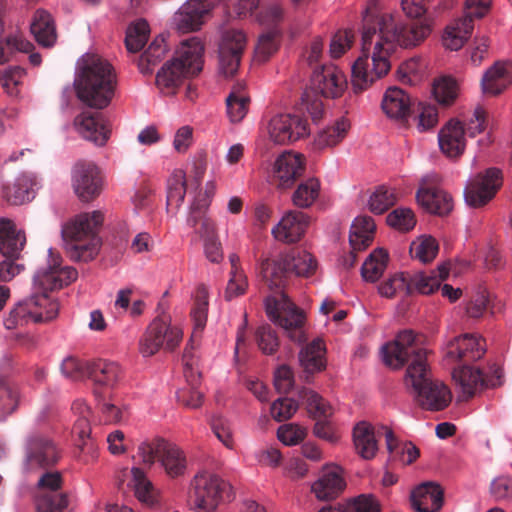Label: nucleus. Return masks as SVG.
Segmentation results:
<instances>
[{
  "instance_id": "nucleus-22",
  "label": "nucleus",
  "mask_w": 512,
  "mask_h": 512,
  "mask_svg": "<svg viewBox=\"0 0 512 512\" xmlns=\"http://www.w3.org/2000/svg\"><path fill=\"white\" fill-rule=\"evenodd\" d=\"M482 342L484 340L474 334L455 337L446 346L445 358L451 363L462 362L464 365L476 361L482 358L486 352Z\"/></svg>"
},
{
  "instance_id": "nucleus-43",
  "label": "nucleus",
  "mask_w": 512,
  "mask_h": 512,
  "mask_svg": "<svg viewBox=\"0 0 512 512\" xmlns=\"http://www.w3.org/2000/svg\"><path fill=\"white\" fill-rule=\"evenodd\" d=\"M389 256L382 248L375 249L361 267V275L365 281L376 282L387 268Z\"/></svg>"
},
{
  "instance_id": "nucleus-29",
  "label": "nucleus",
  "mask_w": 512,
  "mask_h": 512,
  "mask_svg": "<svg viewBox=\"0 0 512 512\" xmlns=\"http://www.w3.org/2000/svg\"><path fill=\"white\" fill-rule=\"evenodd\" d=\"M184 375L189 384V388L180 389L177 394V401L187 408H199L203 401V393L196 389V384L200 374L194 370L192 352L185 347L183 352Z\"/></svg>"
},
{
  "instance_id": "nucleus-35",
  "label": "nucleus",
  "mask_w": 512,
  "mask_h": 512,
  "mask_svg": "<svg viewBox=\"0 0 512 512\" xmlns=\"http://www.w3.org/2000/svg\"><path fill=\"white\" fill-rule=\"evenodd\" d=\"M382 109L388 117L404 122L411 113V98L404 90L390 87L384 94Z\"/></svg>"
},
{
  "instance_id": "nucleus-60",
  "label": "nucleus",
  "mask_w": 512,
  "mask_h": 512,
  "mask_svg": "<svg viewBox=\"0 0 512 512\" xmlns=\"http://www.w3.org/2000/svg\"><path fill=\"white\" fill-rule=\"evenodd\" d=\"M438 243L433 237H424L411 245V254L423 263L432 261L438 253Z\"/></svg>"
},
{
  "instance_id": "nucleus-49",
  "label": "nucleus",
  "mask_w": 512,
  "mask_h": 512,
  "mask_svg": "<svg viewBox=\"0 0 512 512\" xmlns=\"http://www.w3.org/2000/svg\"><path fill=\"white\" fill-rule=\"evenodd\" d=\"M319 512H380V505L370 495H360L345 505L323 507Z\"/></svg>"
},
{
  "instance_id": "nucleus-2",
  "label": "nucleus",
  "mask_w": 512,
  "mask_h": 512,
  "mask_svg": "<svg viewBox=\"0 0 512 512\" xmlns=\"http://www.w3.org/2000/svg\"><path fill=\"white\" fill-rule=\"evenodd\" d=\"M317 262L311 253L295 248L276 259H264L260 264L262 280L274 295L265 299V309L270 320L282 327L288 337L297 343L305 341L303 331L305 316L283 292L289 277H309L316 271Z\"/></svg>"
},
{
  "instance_id": "nucleus-7",
  "label": "nucleus",
  "mask_w": 512,
  "mask_h": 512,
  "mask_svg": "<svg viewBox=\"0 0 512 512\" xmlns=\"http://www.w3.org/2000/svg\"><path fill=\"white\" fill-rule=\"evenodd\" d=\"M101 211L82 213L62 228V237L70 241V257L74 261H90L98 254L100 238L98 231L103 224Z\"/></svg>"
},
{
  "instance_id": "nucleus-14",
  "label": "nucleus",
  "mask_w": 512,
  "mask_h": 512,
  "mask_svg": "<svg viewBox=\"0 0 512 512\" xmlns=\"http://www.w3.org/2000/svg\"><path fill=\"white\" fill-rule=\"evenodd\" d=\"M503 182L502 171L492 167L477 174L465 187L466 203L474 208L482 207L491 201Z\"/></svg>"
},
{
  "instance_id": "nucleus-53",
  "label": "nucleus",
  "mask_w": 512,
  "mask_h": 512,
  "mask_svg": "<svg viewBox=\"0 0 512 512\" xmlns=\"http://www.w3.org/2000/svg\"><path fill=\"white\" fill-rule=\"evenodd\" d=\"M149 25L145 20H139L130 25L126 32L125 44L128 51L139 52L148 41Z\"/></svg>"
},
{
  "instance_id": "nucleus-21",
  "label": "nucleus",
  "mask_w": 512,
  "mask_h": 512,
  "mask_svg": "<svg viewBox=\"0 0 512 512\" xmlns=\"http://www.w3.org/2000/svg\"><path fill=\"white\" fill-rule=\"evenodd\" d=\"M218 0H188L174 15V24L182 33L200 29Z\"/></svg>"
},
{
  "instance_id": "nucleus-64",
  "label": "nucleus",
  "mask_w": 512,
  "mask_h": 512,
  "mask_svg": "<svg viewBox=\"0 0 512 512\" xmlns=\"http://www.w3.org/2000/svg\"><path fill=\"white\" fill-rule=\"evenodd\" d=\"M256 339L259 349L268 355L275 353L279 347L276 332L270 325H263L256 331Z\"/></svg>"
},
{
  "instance_id": "nucleus-61",
  "label": "nucleus",
  "mask_w": 512,
  "mask_h": 512,
  "mask_svg": "<svg viewBox=\"0 0 512 512\" xmlns=\"http://www.w3.org/2000/svg\"><path fill=\"white\" fill-rule=\"evenodd\" d=\"M389 226L400 231H409L416 224L414 213L409 208H397L387 216Z\"/></svg>"
},
{
  "instance_id": "nucleus-4",
  "label": "nucleus",
  "mask_w": 512,
  "mask_h": 512,
  "mask_svg": "<svg viewBox=\"0 0 512 512\" xmlns=\"http://www.w3.org/2000/svg\"><path fill=\"white\" fill-rule=\"evenodd\" d=\"M50 262L39 269L34 278L32 292L20 300L5 319L7 329L24 326L29 323H44L54 320L59 312V303L51 297L50 291L67 286L78 277L73 267H61L59 255L49 250Z\"/></svg>"
},
{
  "instance_id": "nucleus-32",
  "label": "nucleus",
  "mask_w": 512,
  "mask_h": 512,
  "mask_svg": "<svg viewBox=\"0 0 512 512\" xmlns=\"http://www.w3.org/2000/svg\"><path fill=\"white\" fill-rule=\"evenodd\" d=\"M26 243L25 233L17 230L14 223L0 219V252L7 259H18Z\"/></svg>"
},
{
  "instance_id": "nucleus-37",
  "label": "nucleus",
  "mask_w": 512,
  "mask_h": 512,
  "mask_svg": "<svg viewBox=\"0 0 512 512\" xmlns=\"http://www.w3.org/2000/svg\"><path fill=\"white\" fill-rule=\"evenodd\" d=\"M36 178L23 174L12 185L3 188V197L11 205H22L35 197Z\"/></svg>"
},
{
  "instance_id": "nucleus-46",
  "label": "nucleus",
  "mask_w": 512,
  "mask_h": 512,
  "mask_svg": "<svg viewBox=\"0 0 512 512\" xmlns=\"http://www.w3.org/2000/svg\"><path fill=\"white\" fill-rule=\"evenodd\" d=\"M350 127L349 121L341 118L334 125L329 126L318 133L315 139V145L319 149L334 147L345 137Z\"/></svg>"
},
{
  "instance_id": "nucleus-27",
  "label": "nucleus",
  "mask_w": 512,
  "mask_h": 512,
  "mask_svg": "<svg viewBox=\"0 0 512 512\" xmlns=\"http://www.w3.org/2000/svg\"><path fill=\"white\" fill-rule=\"evenodd\" d=\"M345 487L342 469L338 466H327L323 468L319 479L313 483L312 491L319 500L328 501L337 498Z\"/></svg>"
},
{
  "instance_id": "nucleus-30",
  "label": "nucleus",
  "mask_w": 512,
  "mask_h": 512,
  "mask_svg": "<svg viewBox=\"0 0 512 512\" xmlns=\"http://www.w3.org/2000/svg\"><path fill=\"white\" fill-rule=\"evenodd\" d=\"M512 84V63L497 61L482 77L481 85L485 94L496 96Z\"/></svg>"
},
{
  "instance_id": "nucleus-13",
  "label": "nucleus",
  "mask_w": 512,
  "mask_h": 512,
  "mask_svg": "<svg viewBox=\"0 0 512 512\" xmlns=\"http://www.w3.org/2000/svg\"><path fill=\"white\" fill-rule=\"evenodd\" d=\"M454 379L460 384L462 392L467 398H471L476 392L484 388H495L503 383V371L500 366L492 365L487 372L463 365L454 370Z\"/></svg>"
},
{
  "instance_id": "nucleus-16",
  "label": "nucleus",
  "mask_w": 512,
  "mask_h": 512,
  "mask_svg": "<svg viewBox=\"0 0 512 512\" xmlns=\"http://www.w3.org/2000/svg\"><path fill=\"white\" fill-rule=\"evenodd\" d=\"M299 397L306 402L308 412L318 419L314 425V434L328 442H336L338 436L326 420L332 415V407L319 394L308 388L301 389Z\"/></svg>"
},
{
  "instance_id": "nucleus-25",
  "label": "nucleus",
  "mask_w": 512,
  "mask_h": 512,
  "mask_svg": "<svg viewBox=\"0 0 512 512\" xmlns=\"http://www.w3.org/2000/svg\"><path fill=\"white\" fill-rule=\"evenodd\" d=\"M438 143L446 157H461L466 148L465 127L462 122L455 118L447 121L438 133Z\"/></svg>"
},
{
  "instance_id": "nucleus-20",
  "label": "nucleus",
  "mask_w": 512,
  "mask_h": 512,
  "mask_svg": "<svg viewBox=\"0 0 512 512\" xmlns=\"http://www.w3.org/2000/svg\"><path fill=\"white\" fill-rule=\"evenodd\" d=\"M347 87L344 73L335 65H322L314 68L311 76V89L325 98L340 97Z\"/></svg>"
},
{
  "instance_id": "nucleus-9",
  "label": "nucleus",
  "mask_w": 512,
  "mask_h": 512,
  "mask_svg": "<svg viewBox=\"0 0 512 512\" xmlns=\"http://www.w3.org/2000/svg\"><path fill=\"white\" fill-rule=\"evenodd\" d=\"M231 499V485L215 474L198 473L191 481L188 502L197 512H214L222 501Z\"/></svg>"
},
{
  "instance_id": "nucleus-62",
  "label": "nucleus",
  "mask_w": 512,
  "mask_h": 512,
  "mask_svg": "<svg viewBox=\"0 0 512 512\" xmlns=\"http://www.w3.org/2000/svg\"><path fill=\"white\" fill-rule=\"evenodd\" d=\"M167 51L165 41L162 37H157L141 55L139 66L144 71V65L154 66L158 64Z\"/></svg>"
},
{
  "instance_id": "nucleus-40",
  "label": "nucleus",
  "mask_w": 512,
  "mask_h": 512,
  "mask_svg": "<svg viewBox=\"0 0 512 512\" xmlns=\"http://www.w3.org/2000/svg\"><path fill=\"white\" fill-rule=\"evenodd\" d=\"M376 225L370 216L356 217L351 225L349 242L353 250L366 249L373 240Z\"/></svg>"
},
{
  "instance_id": "nucleus-12",
  "label": "nucleus",
  "mask_w": 512,
  "mask_h": 512,
  "mask_svg": "<svg viewBox=\"0 0 512 512\" xmlns=\"http://www.w3.org/2000/svg\"><path fill=\"white\" fill-rule=\"evenodd\" d=\"M24 453L28 470L54 467L62 456L61 448L52 438L38 433L27 437Z\"/></svg>"
},
{
  "instance_id": "nucleus-39",
  "label": "nucleus",
  "mask_w": 512,
  "mask_h": 512,
  "mask_svg": "<svg viewBox=\"0 0 512 512\" xmlns=\"http://www.w3.org/2000/svg\"><path fill=\"white\" fill-rule=\"evenodd\" d=\"M449 275V269L446 265H440L437 270L430 273L419 272L409 276L408 285L411 286V294L418 291L421 294H431L438 290L441 282L446 280Z\"/></svg>"
},
{
  "instance_id": "nucleus-57",
  "label": "nucleus",
  "mask_w": 512,
  "mask_h": 512,
  "mask_svg": "<svg viewBox=\"0 0 512 512\" xmlns=\"http://www.w3.org/2000/svg\"><path fill=\"white\" fill-rule=\"evenodd\" d=\"M256 20L267 31L279 30V24L283 20V10L278 4L262 6L256 13Z\"/></svg>"
},
{
  "instance_id": "nucleus-10",
  "label": "nucleus",
  "mask_w": 512,
  "mask_h": 512,
  "mask_svg": "<svg viewBox=\"0 0 512 512\" xmlns=\"http://www.w3.org/2000/svg\"><path fill=\"white\" fill-rule=\"evenodd\" d=\"M183 338L182 329L171 324L169 315L156 317L146 328L139 342V351L144 357H150L161 349L173 351Z\"/></svg>"
},
{
  "instance_id": "nucleus-24",
  "label": "nucleus",
  "mask_w": 512,
  "mask_h": 512,
  "mask_svg": "<svg viewBox=\"0 0 512 512\" xmlns=\"http://www.w3.org/2000/svg\"><path fill=\"white\" fill-rule=\"evenodd\" d=\"M73 186L78 197L85 202L91 201L102 190L100 171L93 163H79L73 172Z\"/></svg>"
},
{
  "instance_id": "nucleus-26",
  "label": "nucleus",
  "mask_w": 512,
  "mask_h": 512,
  "mask_svg": "<svg viewBox=\"0 0 512 512\" xmlns=\"http://www.w3.org/2000/svg\"><path fill=\"white\" fill-rule=\"evenodd\" d=\"M305 170L304 158L301 154L285 152L274 163V177L281 188L291 187L302 176Z\"/></svg>"
},
{
  "instance_id": "nucleus-23",
  "label": "nucleus",
  "mask_w": 512,
  "mask_h": 512,
  "mask_svg": "<svg viewBox=\"0 0 512 512\" xmlns=\"http://www.w3.org/2000/svg\"><path fill=\"white\" fill-rule=\"evenodd\" d=\"M77 132L97 146H104L110 138L111 126L101 113L84 111L74 119Z\"/></svg>"
},
{
  "instance_id": "nucleus-5",
  "label": "nucleus",
  "mask_w": 512,
  "mask_h": 512,
  "mask_svg": "<svg viewBox=\"0 0 512 512\" xmlns=\"http://www.w3.org/2000/svg\"><path fill=\"white\" fill-rule=\"evenodd\" d=\"M74 85L79 100L91 108L104 109L114 97L117 77L107 60L98 55H86Z\"/></svg>"
},
{
  "instance_id": "nucleus-38",
  "label": "nucleus",
  "mask_w": 512,
  "mask_h": 512,
  "mask_svg": "<svg viewBox=\"0 0 512 512\" xmlns=\"http://www.w3.org/2000/svg\"><path fill=\"white\" fill-rule=\"evenodd\" d=\"M122 369L116 362L96 360L89 364L88 378L96 385L113 388L122 378Z\"/></svg>"
},
{
  "instance_id": "nucleus-3",
  "label": "nucleus",
  "mask_w": 512,
  "mask_h": 512,
  "mask_svg": "<svg viewBox=\"0 0 512 512\" xmlns=\"http://www.w3.org/2000/svg\"><path fill=\"white\" fill-rule=\"evenodd\" d=\"M382 357L384 363L394 369L408 363L405 385L422 409L441 411L450 404V390L442 382L433 379L427 363V350L419 346L413 331L404 330L393 342L383 346Z\"/></svg>"
},
{
  "instance_id": "nucleus-56",
  "label": "nucleus",
  "mask_w": 512,
  "mask_h": 512,
  "mask_svg": "<svg viewBox=\"0 0 512 512\" xmlns=\"http://www.w3.org/2000/svg\"><path fill=\"white\" fill-rule=\"evenodd\" d=\"M72 410L79 413V417L73 425L72 432L83 442L82 444H79V447L83 449L86 444L85 441L89 438L91 433V427L88 420V416L90 414L89 407L82 401H76L72 405Z\"/></svg>"
},
{
  "instance_id": "nucleus-34",
  "label": "nucleus",
  "mask_w": 512,
  "mask_h": 512,
  "mask_svg": "<svg viewBox=\"0 0 512 512\" xmlns=\"http://www.w3.org/2000/svg\"><path fill=\"white\" fill-rule=\"evenodd\" d=\"M416 199L427 212L439 216L447 215L453 208L451 196L436 187L422 186L417 192Z\"/></svg>"
},
{
  "instance_id": "nucleus-54",
  "label": "nucleus",
  "mask_w": 512,
  "mask_h": 512,
  "mask_svg": "<svg viewBox=\"0 0 512 512\" xmlns=\"http://www.w3.org/2000/svg\"><path fill=\"white\" fill-rule=\"evenodd\" d=\"M279 38L280 30L262 33L255 48V59L259 62L267 61L278 50Z\"/></svg>"
},
{
  "instance_id": "nucleus-1",
  "label": "nucleus",
  "mask_w": 512,
  "mask_h": 512,
  "mask_svg": "<svg viewBox=\"0 0 512 512\" xmlns=\"http://www.w3.org/2000/svg\"><path fill=\"white\" fill-rule=\"evenodd\" d=\"M402 9L410 21L397 24L389 13L369 6L363 15L361 55L352 66L351 84L355 94L366 90L376 79L386 75L390 68L389 56L397 45L413 47L421 43L431 32L422 18L426 6L415 0H402Z\"/></svg>"
},
{
  "instance_id": "nucleus-52",
  "label": "nucleus",
  "mask_w": 512,
  "mask_h": 512,
  "mask_svg": "<svg viewBox=\"0 0 512 512\" xmlns=\"http://www.w3.org/2000/svg\"><path fill=\"white\" fill-rule=\"evenodd\" d=\"M186 194L185 173L176 170L172 173L167 183V206L178 209L184 201Z\"/></svg>"
},
{
  "instance_id": "nucleus-51",
  "label": "nucleus",
  "mask_w": 512,
  "mask_h": 512,
  "mask_svg": "<svg viewBox=\"0 0 512 512\" xmlns=\"http://www.w3.org/2000/svg\"><path fill=\"white\" fill-rule=\"evenodd\" d=\"M320 182L316 178H309L302 182L292 196V201L299 208L310 207L318 198Z\"/></svg>"
},
{
  "instance_id": "nucleus-47",
  "label": "nucleus",
  "mask_w": 512,
  "mask_h": 512,
  "mask_svg": "<svg viewBox=\"0 0 512 512\" xmlns=\"http://www.w3.org/2000/svg\"><path fill=\"white\" fill-rule=\"evenodd\" d=\"M250 98L240 85L233 87L226 98L227 114L231 122H240L248 111Z\"/></svg>"
},
{
  "instance_id": "nucleus-28",
  "label": "nucleus",
  "mask_w": 512,
  "mask_h": 512,
  "mask_svg": "<svg viewBox=\"0 0 512 512\" xmlns=\"http://www.w3.org/2000/svg\"><path fill=\"white\" fill-rule=\"evenodd\" d=\"M309 216L302 211L287 212L279 224L273 228L274 237L286 243H294L300 240L309 225Z\"/></svg>"
},
{
  "instance_id": "nucleus-33",
  "label": "nucleus",
  "mask_w": 512,
  "mask_h": 512,
  "mask_svg": "<svg viewBox=\"0 0 512 512\" xmlns=\"http://www.w3.org/2000/svg\"><path fill=\"white\" fill-rule=\"evenodd\" d=\"M325 352L324 342L319 338L307 344L299 352V363L303 369L306 382H310V378L314 373L325 369Z\"/></svg>"
},
{
  "instance_id": "nucleus-59",
  "label": "nucleus",
  "mask_w": 512,
  "mask_h": 512,
  "mask_svg": "<svg viewBox=\"0 0 512 512\" xmlns=\"http://www.w3.org/2000/svg\"><path fill=\"white\" fill-rule=\"evenodd\" d=\"M379 293L387 298H392L397 292L404 291L411 294V286L408 285V278L404 273H396L379 285Z\"/></svg>"
},
{
  "instance_id": "nucleus-50",
  "label": "nucleus",
  "mask_w": 512,
  "mask_h": 512,
  "mask_svg": "<svg viewBox=\"0 0 512 512\" xmlns=\"http://www.w3.org/2000/svg\"><path fill=\"white\" fill-rule=\"evenodd\" d=\"M432 93L435 100L444 106L451 105L458 95V85L455 79L442 76L434 80Z\"/></svg>"
},
{
  "instance_id": "nucleus-41",
  "label": "nucleus",
  "mask_w": 512,
  "mask_h": 512,
  "mask_svg": "<svg viewBox=\"0 0 512 512\" xmlns=\"http://www.w3.org/2000/svg\"><path fill=\"white\" fill-rule=\"evenodd\" d=\"M357 453L364 459H372L378 450L374 428L367 422L358 423L353 430Z\"/></svg>"
},
{
  "instance_id": "nucleus-45",
  "label": "nucleus",
  "mask_w": 512,
  "mask_h": 512,
  "mask_svg": "<svg viewBox=\"0 0 512 512\" xmlns=\"http://www.w3.org/2000/svg\"><path fill=\"white\" fill-rule=\"evenodd\" d=\"M200 236L204 239V251L206 258L212 263L223 260L222 245L215 233L214 223L210 219H204Z\"/></svg>"
},
{
  "instance_id": "nucleus-15",
  "label": "nucleus",
  "mask_w": 512,
  "mask_h": 512,
  "mask_svg": "<svg viewBox=\"0 0 512 512\" xmlns=\"http://www.w3.org/2000/svg\"><path fill=\"white\" fill-rule=\"evenodd\" d=\"M503 182L502 171L492 167L477 174L465 187L466 203L474 208L482 207L491 201Z\"/></svg>"
},
{
  "instance_id": "nucleus-31",
  "label": "nucleus",
  "mask_w": 512,
  "mask_h": 512,
  "mask_svg": "<svg viewBox=\"0 0 512 512\" xmlns=\"http://www.w3.org/2000/svg\"><path fill=\"white\" fill-rule=\"evenodd\" d=\"M443 505V491L438 484L423 483L411 493V506L416 512H437Z\"/></svg>"
},
{
  "instance_id": "nucleus-17",
  "label": "nucleus",
  "mask_w": 512,
  "mask_h": 512,
  "mask_svg": "<svg viewBox=\"0 0 512 512\" xmlns=\"http://www.w3.org/2000/svg\"><path fill=\"white\" fill-rule=\"evenodd\" d=\"M246 46V36L240 30H227L219 44V69L226 77L233 76L240 65Z\"/></svg>"
},
{
  "instance_id": "nucleus-36",
  "label": "nucleus",
  "mask_w": 512,
  "mask_h": 512,
  "mask_svg": "<svg viewBox=\"0 0 512 512\" xmlns=\"http://www.w3.org/2000/svg\"><path fill=\"white\" fill-rule=\"evenodd\" d=\"M31 33L35 40L43 47H52L57 39L55 22L52 15L44 10L35 11L31 24Z\"/></svg>"
},
{
  "instance_id": "nucleus-48",
  "label": "nucleus",
  "mask_w": 512,
  "mask_h": 512,
  "mask_svg": "<svg viewBox=\"0 0 512 512\" xmlns=\"http://www.w3.org/2000/svg\"><path fill=\"white\" fill-rule=\"evenodd\" d=\"M19 402L17 386L7 377L0 375V419L13 413Z\"/></svg>"
},
{
  "instance_id": "nucleus-11",
  "label": "nucleus",
  "mask_w": 512,
  "mask_h": 512,
  "mask_svg": "<svg viewBox=\"0 0 512 512\" xmlns=\"http://www.w3.org/2000/svg\"><path fill=\"white\" fill-rule=\"evenodd\" d=\"M492 0H466L465 15L447 26L443 44L450 50H459L470 37L474 18H483L490 10Z\"/></svg>"
},
{
  "instance_id": "nucleus-58",
  "label": "nucleus",
  "mask_w": 512,
  "mask_h": 512,
  "mask_svg": "<svg viewBox=\"0 0 512 512\" xmlns=\"http://www.w3.org/2000/svg\"><path fill=\"white\" fill-rule=\"evenodd\" d=\"M395 202L396 194L393 190L379 187L370 197L369 208L375 214H382L393 206Z\"/></svg>"
},
{
  "instance_id": "nucleus-18",
  "label": "nucleus",
  "mask_w": 512,
  "mask_h": 512,
  "mask_svg": "<svg viewBox=\"0 0 512 512\" xmlns=\"http://www.w3.org/2000/svg\"><path fill=\"white\" fill-rule=\"evenodd\" d=\"M269 135L277 144L292 143L309 135L308 123L299 115L278 114L270 120Z\"/></svg>"
},
{
  "instance_id": "nucleus-55",
  "label": "nucleus",
  "mask_w": 512,
  "mask_h": 512,
  "mask_svg": "<svg viewBox=\"0 0 512 512\" xmlns=\"http://www.w3.org/2000/svg\"><path fill=\"white\" fill-rule=\"evenodd\" d=\"M131 474L135 496L141 502L152 504L154 501V487L144 471L139 467H133Z\"/></svg>"
},
{
  "instance_id": "nucleus-63",
  "label": "nucleus",
  "mask_w": 512,
  "mask_h": 512,
  "mask_svg": "<svg viewBox=\"0 0 512 512\" xmlns=\"http://www.w3.org/2000/svg\"><path fill=\"white\" fill-rule=\"evenodd\" d=\"M90 363L83 362L74 357H67L61 364V371L67 378L75 381L83 380L88 378Z\"/></svg>"
},
{
  "instance_id": "nucleus-44",
  "label": "nucleus",
  "mask_w": 512,
  "mask_h": 512,
  "mask_svg": "<svg viewBox=\"0 0 512 512\" xmlns=\"http://www.w3.org/2000/svg\"><path fill=\"white\" fill-rule=\"evenodd\" d=\"M384 435L389 453L398 457L403 464H411L419 457V449L411 442H398L392 430L384 428Z\"/></svg>"
},
{
  "instance_id": "nucleus-42",
  "label": "nucleus",
  "mask_w": 512,
  "mask_h": 512,
  "mask_svg": "<svg viewBox=\"0 0 512 512\" xmlns=\"http://www.w3.org/2000/svg\"><path fill=\"white\" fill-rule=\"evenodd\" d=\"M208 313V290L204 285L197 288L194 307L191 311V317L194 322V331L190 342L186 347L191 351L197 334L201 333L207 322Z\"/></svg>"
},
{
  "instance_id": "nucleus-19",
  "label": "nucleus",
  "mask_w": 512,
  "mask_h": 512,
  "mask_svg": "<svg viewBox=\"0 0 512 512\" xmlns=\"http://www.w3.org/2000/svg\"><path fill=\"white\" fill-rule=\"evenodd\" d=\"M62 477L57 471L45 472L38 480V487L43 491L37 499L38 512H63L68 505L66 495L59 493Z\"/></svg>"
},
{
  "instance_id": "nucleus-6",
  "label": "nucleus",
  "mask_w": 512,
  "mask_h": 512,
  "mask_svg": "<svg viewBox=\"0 0 512 512\" xmlns=\"http://www.w3.org/2000/svg\"><path fill=\"white\" fill-rule=\"evenodd\" d=\"M204 45L197 37L181 42L175 56L156 75V84L165 94H174L185 79L197 75L203 67Z\"/></svg>"
},
{
  "instance_id": "nucleus-8",
  "label": "nucleus",
  "mask_w": 512,
  "mask_h": 512,
  "mask_svg": "<svg viewBox=\"0 0 512 512\" xmlns=\"http://www.w3.org/2000/svg\"><path fill=\"white\" fill-rule=\"evenodd\" d=\"M137 455L141 463L149 468L157 461L170 478L181 477L187 470L184 451L176 444L160 437L141 442Z\"/></svg>"
}]
</instances>
